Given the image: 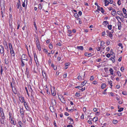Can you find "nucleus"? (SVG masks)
Returning a JSON list of instances; mask_svg holds the SVG:
<instances>
[{
  "label": "nucleus",
  "instance_id": "1",
  "mask_svg": "<svg viewBox=\"0 0 127 127\" xmlns=\"http://www.w3.org/2000/svg\"><path fill=\"white\" fill-rule=\"evenodd\" d=\"M6 43V46H5V49L6 50V54L4 53L3 54V56H4V59L9 58V56H8L9 54V51L8 50V47L6 42H5Z\"/></svg>",
  "mask_w": 127,
  "mask_h": 127
},
{
  "label": "nucleus",
  "instance_id": "2",
  "mask_svg": "<svg viewBox=\"0 0 127 127\" xmlns=\"http://www.w3.org/2000/svg\"><path fill=\"white\" fill-rule=\"evenodd\" d=\"M0 112L1 113L0 117L1 118H2V119H3L4 118V117H5V116L3 111V109L1 108H0Z\"/></svg>",
  "mask_w": 127,
  "mask_h": 127
},
{
  "label": "nucleus",
  "instance_id": "3",
  "mask_svg": "<svg viewBox=\"0 0 127 127\" xmlns=\"http://www.w3.org/2000/svg\"><path fill=\"white\" fill-rule=\"evenodd\" d=\"M113 2L112 0H109V1H108L107 0H105V6H107L108 5L109 3L112 4Z\"/></svg>",
  "mask_w": 127,
  "mask_h": 127
},
{
  "label": "nucleus",
  "instance_id": "4",
  "mask_svg": "<svg viewBox=\"0 0 127 127\" xmlns=\"http://www.w3.org/2000/svg\"><path fill=\"white\" fill-rule=\"evenodd\" d=\"M5 50L4 49V47L2 45L0 46V53L1 54H3L5 53L4 52Z\"/></svg>",
  "mask_w": 127,
  "mask_h": 127
},
{
  "label": "nucleus",
  "instance_id": "5",
  "mask_svg": "<svg viewBox=\"0 0 127 127\" xmlns=\"http://www.w3.org/2000/svg\"><path fill=\"white\" fill-rule=\"evenodd\" d=\"M59 98L62 102L63 103H65V101L64 99V98L63 96L60 95L59 96Z\"/></svg>",
  "mask_w": 127,
  "mask_h": 127
},
{
  "label": "nucleus",
  "instance_id": "6",
  "mask_svg": "<svg viewBox=\"0 0 127 127\" xmlns=\"http://www.w3.org/2000/svg\"><path fill=\"white\" fill-rule=\"evenodd\" d=\"M27 58V56L25 54H23L21 56V59L22 60H24L27 61L28 60Z\"/></svg>",
  "mask_w": 127,
  "mask_h": 127
},
{
  "label": "nucleus",
  "instance_id": "7",
  "mask_svg": "<svg viewBox=\"0 0 127 127\" xmlns=\"http://www.w3.org/2000/svg\"><path fill=\"white\" fill-rule=\"evenodd\" d=\"M20 113L21 114V116L22 117H23L24 113L23 108L22 107V108H20Z\"/></svg>",
  "mask_w": 127,
  "mask_h": 127
},
{
  "label": "nucleus",
  "instance_id": "8",
  "mask_svg": "<svg viewBox=\"0 0 127 127\" xmlns=\"http://www.w3.org/2000/svg\"><path fill=\"white\" fill-rule=\"evenodd\" d=\"M67 119H69V120H70V123H69V124H73V120L72 119H71L70 117H68L67 118Z\"/></svg>",
  "mask_w": 127,
  "mask_h": 127
},
{
  "label": "nucleus",
  "instance_id": "9",
  "mask_svg": "<svg viewBox=\"0 0 127 127\" xmlns=\"http://www.w3.org/2000/svg\"><path fill=\"white\" fill-rule=\"evenodd\" d=\"M118 29L119 30H120L121 28V23L120 22H118Z\"/></svg>",
  "mask_w": 127,
  "mask_h": 127
},
{
  "label": "nucleus",
  "instance_id": "10",
  "mask_svg": "<svg viewBox=\"0 0 127 127\" xmlns=\"http://www.w3.org/2000/svg\"><path fill=\"white\" fill-rule=\"evenodd\" d=\"M50 109L51 111L52 112H53L54 111V106H51L50 107Z\"/></svg>",
  "mask_w": 127,
  "mask_h": 127
},
{
  "label": "nucleus",
  "instance_id": "11",
  "mask_svg": "<svg viewBox=\"0 0 127 127\" xmlns=\"http://www.w3.org/2000/svg\"><path fill=\"white\" fill-rule=\"evenodd\" d=\"M4 119L5 117H4V118L3 119H2V118H0V121L1 124H4Z\"/></svg>",
  "mask_w": 127,
  "mask_h": 127
},
{
  "label": "nucleus",
  "instance_id": "12",
  "mask_svg": "<svg viewBox=\"0 0 127 127\" xmlns=\"http://www.w3.org/2000/svg\"><path fill=\"white\" fill-rule=\"evenodd\" d=\"M17 8H19L20 7V8H21V5L20 2L19 0L18 2L17 3Z\"/></svg>",
  "mask_w": 127,
  "mask_h": 127
},
{
  "label": "nucleus",
  "instance_id": "13",
  "mask_svg": "<svg viewBox=\"0 0 127 127\" xmlns=\"http://www.w3.org/2000/svg\"><path fill=\"white\" fill-rule=\"evenodd\" d=\"M51 102L52 106H54L55 105H56V101L55 100H53V101H52Z\"/></svg>",
  "mask_w": 127,
  "mask_h": 127
},
{
  "label": "nucleus",
  "instance_id": "14",
  "mask_svg": "<svg viewBox=\"0 0 127 127\" xmlns=\"http://www.w3.org/2000/svg\"><path fill=\"white\" fill-rule=\"evenodd\" d=\"M53 89L54 90V91H53V93H52V90L51 89V90L52 94L53 95L55 96L56 95V93L54 91V90L55 89V88L54 87H53Z\"/></svg>",
  "mask_w": 127,
  "mask_h": 127
},
{
  "label": "nucleus",
  "instance_id": "15",
  "mask_svg": "<svg viewBox=\"0 0 127 127\" xmlns=\"http://www.w3.org/2000/svg\"><path fill=\"white\" fill-rule=\"evenodd\" d=\"M36 46L37 48L38 49L39 51L41 50V48L40 46V44L39 43H37Z\"/></svg>",
  "mask_w": 127,
  "mask_h": 127
},
{
  "label": "nucleus",
  "instance_id": "16",
  "mask_svg": "<svg viewBox=\"0 0 127 127\" xmlns=\"http://www.w3.org/2000/svg\"><path fill=\"white\" fill-rule=\"evenodd\" d=\"M12 90L14 94H17V91L16 90V88L15 87H13V88H12Z\"/></svg>",
  "mask_w": 127,
  "mask_h": 127
},
{
  "label": "nucleus",
  "instance_id": "17",
  "mask_svg": "<svg viewBox=\"0 0 127 127\" xmlns=\"http://www.w3.org/2000/svg\"><path fill=\"white\" fill-rule=\"evenodd\" d=\"M8 58L4 59V62L6 64H8L9 63Z\"/></svg>",
  "mask_w": 127,
  "mask_h": 127
},
{
  "label": "nucleus",
  "instance_id": "18",
  "mask_svg": "<svg viewBox=\"0 0 127 127\" xmlns=\"http://www.w3.org/2000/svg\"><path fill=\"white\" fill-rule=\"evenodd\" d=\"M77 48L78 49H80L81 50H82L83 49V46H77Z\"/></svg>",
  "mask_w": 127,
  "mask_h": 127
},
{
  "label": "nucleus",
  "instance_id": "19",
  "mask_svg": "<svg viewBox=\"0 0 127 127\" xmlns=\"http://www.w3.org/2000/svg\"><path fill=\"white\" fill-rule=\"evenodd\" d=\"M115 57V56L114 55V58H111L109 59V60L112 61L113 63H114L115 61L114 58Z\"/></svg>",
  "mask_w": 127,
  "mask_h": 127
},
{
  "label": "nucleus",
  "instance_id": "20",
  "mask_svg": "<svg viewBox=\"0 0 127 127\" xmlns=\"http://www.w3.org/2000/svg\"><path fill=\"white\" fill-rule=\"evenodd\" d=\"M107 24L108 25H109L108 22L107 21H104L103 22V24L104 26H106L107 25Z\"/></svg>",
  "mask_w": 127,
  "mask_h": 127
},
{
  "label": "nucleus",
  "instance_id": "21",
  "mask_svg": "<svg viewBox=\"0 0 127 127\" xmlns=\"http://www.w3.org/2000/svg\"><path fill=\"white\" fill-rule=\"evenodd\" d=\"M106 86V85L105 83H103L101 84V87L102 89H103Z\"/></svg>",
  "mask_w": 127,
  "mask_h": 127
},
{
  "label": "nucleus",
  "instance_id": "22",
  "mask_svg": "<svg viewBox=\"0 0 127 127\" xmlns=\"http://www.w3.org/2000/svg\"><path fill=\"white\" fill-rule=\"evenodd\" d=\"M20 100L22 102H24L25 101L24 98L22 97L20 98Z\"/></svg>",
  "mask_w": 127,
  "mask_h": 127
},
{
  "label": "nucleus",
  "instance_id": "23",
  "mask_svg": "<svg viewBox=\"0 0 127 127\" xmlns=\"http://www.w3.org/2000/svg\"><path fill=\"white\" fill-rule=\"evenodd\" d=\"M116 14V12L115 9H113V12L112 13V14L113 15H114Z\"/></svg>",
  "mask_w": 127,
  "mask_h": 127
},
{
  "label": "nucleus",
  "instance_id": "24",
  "mask_svg": "<svg viewBox=\"0 0 127 127\" xmlns=\"http://www.w3.org/2000/svg\"><path fill=\"white\" fill-rule=\"evenodd\" d=\"M18 125L20 126V127H23V124L21 121H19L18 122Z\"/></svg>",
  "mask_w": 127,
  "mask_h": 127
},
{
  "label": "nucleus",
  "instance_id": "25",
  "mask_svg": "<svg viewBox=\"0 0 127 127\" xmlns=\"http://www.w3.org/2000/svg\"><path fill=\"white\" fill-rule=\"evenodd\" d=\"M117 14L120 15H123V14L122 13V12L120 11H118L117 12Z\"/></svg>",
  "mask_w": 127,
  "mask_h": 127
},
{
  "label": "nucleus",
  "instance_id": "26",
  "mask_svg": "<svg viewBox=\"0 0 127 127\" xmlns=\"http://www.w3.org/2000/svg\"><path fill=\"white\" fill-rule=\"evenodd\" d=\"M108 83L110 84V85L111 86V87H112L113 85H112V81H108Z\"/></svg>",
  "mask_w": 127,
  "mask_h": 127
},
{
  "label": "nucleus",
  "instance_id": "27",
  "mask_svg": "<svg viewBox=\"0 0 127 127\" xmlns=\"http://www.w3.org/2000/svg\"><path fill=\"white\" fill-rule=\"evenodd\" d=\"M108 36L111 38H112V34L111 33L109 32L108 33Z\"/></svg>",
  "mask_w": 127,
  "mask_h": 127
},
{
  "label": "nucleus",
  "instance_id": "28",
  "mask_svg": "<svg viewBox=\"0 0 127 127\" xmlns=\"http://www.w3.org/2000/svg\"><path fill=\"white\" fill-rule=\"evenodd\" d=\"M87 82L86 81H84L83 82H82L81 83V85H82L84 86L85 85L86 83H87Z\"/></svg>",
  "mask_w": 127,
  "mask_h": 127
},
{
  "label": "nucleus",
  "instance_id": "29",
  "mask_svg": "<svg viewBox=\"0 0 127 127\" xmlns=\"http://www.w3.org/2000/svg\"><path fill=\"white\" fill-rule=\"evenodd\" d=\"M123 11L124 14H126L127 12L126 9H125L124 8H123Z\"/></svg>",
  "mask_w": 127,
  "mask_h": 127
},
{
  "label": "nucleus",
  "instance_id": "30",
  "mask_svg": "<svg viewBox=\"0 0 127 127\" xmlns=\"http://www.w3.org/2000/svg\"><path fill=\"white\" fill-rule=\"evenodd\" d=\"M24 102V106H25V108L26 109H27L26 107H28V105H27V103L25 101Z\"/></svg>",
  "mask_w": 127,
  "mask_h": 127
},
{
  "label": "nucleus",
  "instance_id": "31",
  "mask_svg": "<svg viewBox=\"0 0 127 127\" xmlns=\"http://www.w3.org/2000/svg\"><path fill=\"white\" fill-rule=\"evenodd\" d=\"M112 25H108V28L109 30H111L112 29Z\"/></svg>",
  "mask_w": 127,
  "mask_h": 127
},
{
  "label": "nucleus",
  "instance_id": "32",
  "mask_svg": "<svg viewBox=\"0 0 127 127\" xmlns=\"http://www.w3.org/2000/svg\"><path fill=\"white\" fill-rule=\"evenodd\" d=\"M123 108H120V109L119 110H118V111L119 112H121L123 110Z\"/></svg>",
  "mask_w": 127,
  "mask_h": 127
},
{
  "label": "nucleus",
  "instance_id": "33",
  "mask_svg": "<svg viewBox=\"0 0 127 127\" xmlns=\"http://www.w3.org/2000/svg\"><path fill=\"white\" fill-rule=\"evenodd\" d=\"M49 47L50 49H51L53 48V46L52 44H50L49 45Z\"/></svg>",
  "mask_w": 127,
  "mask_h": 127
},
{
  "label": "nucleus",
  "instance_id": "34",
  "mask_svg": "<svg viewBox=\"0 0 127 127\" xmlns=\"http://www.w3.org/2000/svg\"><path fill=\"white\" fill-rule=\"evenodd\" d=\"M11 124H13L14 125H15L16 124V123H14V121L13 120H12V118L11 119Z\"/></svg>",
  "mask_w": 127,
  "mask_h": 127
},
{
  "label": "nucleus",
  "instance_id": "35",
  "mask_svg": "<svg viewBox=\"0 0 127 127\" xmlns=\"http://www.w3.org/2000/svg\"><path fill=\"white\" fill-rule=\"evenodd\" d=\"M42 75L44 78H45L46 77V73L45 72H44V73H43V71L42 72Z\"/></svg>",
  "mask_w": 127,
  "mask_h": 127
},
{
  "label": "nucleus",
  "instance_id": "36",
  "mask_svg": "<svg viewBox=\"0 0 127 127\" xmlns=\"http://www.w3.org/2000/svg\"><path fill=\"white\" fill-rule=\"evenodd\" d=\"M118 122V121L116 120H114L113 121V123L114 124H116Z\"/></svg>",
  "mask_w": 127,
  "mask_h": 127
},
{
  "label": "nucleus",
  "instance_id": "37",
  "mask_svg": "<svg viewBox=\"0 0 127 127\" xmlns=\"http://www.w3.org/2000/svg\"><path fill=\"white\" fill-rule=\"evenodd\" d=\"M75 96L77 97H79L80 95V94L79 93H76L75 94Z\"/></svg>",
  "mask_w": 127,
  "mask_h": 127
},
{
  "label": "nucleus",
  "instance_id": "38",
  "mask_svg": "<svg viewBox=\"0 0 127 127\" xmlns=\"http://www.w3.org/2000/svg\"><path fill=\"white\" fill-rule=\"evenodd\" d=\"M117 74L119 76H121V74L119 71H117Z\"/></svg>",
  "mask_w": 127,
  "mask_h": 127
},
{
  "label": "nucleus",
  "instance_id": "39",
  "mask_svg": "<svg viewBox=\"0 0 127 127\" xmlns=\"http://www.w3.org/2000/svg\"><path fill=\"white\" fill-rule=\"evenodd\" d=\"M93 120L94 121H95V122H96L98 120L97 118H96V119L95 117H94L93 118Z\"/></svg>",
  "mask_w": 127,
  "mask_h": 127
},
{
  "label": "nucleus",
  "instance_id": "40",
  "mask_svg": "<svg viewBox=\"0 0 127 127\" xmlns=\"http://www.w3.org/2000/svg\"><path fill=\"white\" fill-rule=\"evenodd\" d=\"M10 53H11V54H13V56H14V51L13 50H10Z\"/></svg>",
  "mask_w": 127,
  "mask_h": 127
},
{
  "label": "nucleus",
  "instance_id": "41",
  "mask_svg": "<svg viewBox=\"0 0 127 127\" xmlns=\"http://www.w3.org/2000/svg\"><path fill=\"white\" fill-rule=\"evenodd\" d=\"M100 6H99L98 5V6H97V10H96V11L98 12V10L99 11H100Z\"/></svg>",
  "mask_w": 127,
  "mask_h": 127
},
{
  "label": "nucleus",
  "instance_id": "42",
  "mask_svg": "<svg viewBox=\"0 0 127 127\" xmlns=\"http://www.w3.org/2000/svg\"><path fill=\"white\" fill-rule=\"evenodd\" d=\"M74 16L76 18H77L78 17V15L77 13H75L74 14Z\"/></svg>",
  "mask_w": 127,
  "mask_h": 127
},
{
  "label": "nucleus",
  "instance_id": "43",
  "mask_svg": "<svg viewBox=\"0 0 127 127\" xmlns=\"http://www.w3.org/2000/svg\"><path fill=\"white\" fill-rule=\"evenodd\" d=\"M94 79V77L93 76H92L90 77V80L91 81H92Z\"/></svg>",
  "mask_w": 127,
  "mask_h": 127
},
{
  "label": "nucleus",
  "instance_id": "44",
  "mask_svg": "<svg viewBox=\"0 0 127 127\" xmlns=\"http://www.w3.org/2000/svg\"><path fill=\"white\" fill-rule=\"evenodd\" d=\"M100 8L101 9V10L100 9V10L101 11V12L102 13H104V10H103V8L102 7H100Z\"/></svg>",
  "mask_w": 127,
  "mask_h": 127
},
{
  "label": "nucleus",
  "instance_id": "45",
  "mask_svg": "<svg viewBox=\"0 0 127 127\" xmlns=\"http://www.w3.org/2000/svg\"><path fill=\"white\" fill-rule=\"evenodd\" d=\"M28 88H29V92H32V88L31 87V86H30L29 87H28Z\"/></svg>",
  "mask_w": 127,
  "mask_h": 127
},
{
  "label": "nucleus",
  "instance_id": "46",
  "mask_svg": "<svg viewBox=\"0 0 127 127\" xmlns=\"http://www.w3.org/2000/svg\"><path fill=\"white\" fill-rule=\"evenodd\" d=\"M85 55L87 56H89V54L87 53H86L84 54Z\"/></svg>",
  "mask_w": 127,
  "mask_h": 127
},
{
  "label": "nucleus",
  "instance_id": "47",
  "mask_svg": "<svg viewBox=\"0 0 127 127\" xmlns=\"http://www.w3.org/2000/svg\"><path fill=\"white\" fill-rule=\"evenodd\" d=\"M77 78L79 80H81L82 78L81 76H79Z\"/></svg>",
  "mask_w": 127,
  "mask_h": 127
},
{
  "label": "nucleus",
  "instance_id": "48",
  "mask_svg": "<svg viewBox=\"0 0 127 127\" xmlns=\"http://www.w3.org/2000/svg\"><path fill=\"white\" fill-rule=\"evenodd\" d=\"M110 52H111V54H110V55H113V54H114V53L113 52V50L111 49V50H110Z\"/></svg>",
  "mask_w": 127,
  "mask_h": 127
},
{
  "label": "nucleus",
  "instance_id": "49",
  "mask_svg": "<svg viewBox=\"0 0 127 127\" xmlns=\"http://www.w3.org/2000/svg\"><path fill=\"white\" fill-rule=\"evenodd\" d=\"M118 4L119 5H120L121 4V1L119 0L117 2Z\"/></svg>",
  "mask_w": 127,
  "mask_h": 127
},
{
  "label": "nucleus",
  "instance_id": "50",
  "mask_svg": "<svg viewBox=\"0 0 127 127\" xmlns=\"http://www.w3.org/2000/svg\"><path fill=\"white\" fill-rule=\"evenodd\" d=\"M36 44H37V43H39V40L38 38H36Z\"/></svg>",
  "mask_w": 127,
  "mask_h": 127
},
{
  "label": "nucleus",
  "instance_id": "51",
  "mask_svg": "<svg viewBox=\"0 0 127 127\" xmlns=\"http://www.w3.org/2000/svg\"><path fill=\"white\" fill-rule=\"evenodd\" d=\"M70 64V63H66L65 64V67H66V66H67L68 65H69Z\"/></svg>",
  "mask_w": 127,
  "mask_h": 127
},
{
  "label": "nucleus",
  "instance_id": "52",
  "mask_svg": "<svg viewBox=\"0 0 127 127\" xmlns=\"http://www.w3.org/2000/svg\"><path fill=\"white\" fill-rule=\"evenodd\" d=\"M104 44V42L103 41H101V45L103 46L102 45H103Z\"/></svg>",
  "mask_w": 127,
  "mask_h": 127
},
{
  "label": "nucleus",
  "instance_id": "53",
  "mask_svg": "<svg viewBox=\"0 0 127 127\" xmlns=\"http://www.w3.org/2000/svg\"><path fill=\"white\" fill-rule=\"evenodd\" d=\"M3 71V70L2 69V67L1 66V68L0 71V73L1 74H2V72Z\"/></svg>",
  "mask_w": 127,
  "mask_h": 127
},
{
  "label": "nucleus",
  "instance_id": "54",
  "mask_svg": "<svg viewBox=\"0 0 127 127\" xmlns=\"http://www.w3.org/2000/svg\"><path fill=\"white\" fill-rule=\"evenodd\" d=\"M117 114V115H118L119 116H120L122 115V113H116Z\"/></svg>",
  "mask_w": 127,
  "mask_h": 127
},
{
  "label": "nucleus",
  "instance_id": "55",
  "mask_svg": "<svg viewBox=\"0 0 127 127\" xmlns=\"http://www.w3.org/2000/svg\"><path fill=\"white\" fill-rule=\"evenodd\" d=\"M25 0H24V2H23V4H22V6L23 7H25Z\"/></svg>",
  "mask_w": 127,
  "mask_h": 127
},
{
  "label": "nucleus",
  "instance_id": "56",
  "mask_svg": "<svg viewBox=\"0 0 127 127\" xmlns=\"http://www.w3.org/2000/svg\"><path fill=\"white\" fill-rule=\"evenodd\" d=\"M68 112H69L70 111L73 112V109H69L68 110Z\"/></svg>",
  "mask_w": 127,
  "mask_h": 127
},
{
  "label": "nucleus",
  "instance_id": "57",
  "mask_svg": "<svg viewBox=\"0 0 127 127\" xmlns=\"http://www.w3.org/2000/svg\"><path fill=\"white\" fill-rule=\"evenodd\" d=\"M92 83L93 84H95L97 83V82L96 81H95L93 82Z\"/></svg>",
  "mask_w": 127,
  "mask_h": 127
},
{
  "label": "nucleus",
  "instance_id": "58",
  "mask_svg": "<svg viewBox=\"0 0 127 127\" xmlns=\"http://www.w3.org/2000/svg\"><path fill=\"white\" fill-rule=\"evenodd\" d=\"M21 62H22V66H24V65H25L24 63L23 62V60H22Z\"/></svg>",
  "mask_w": 127,
  "mask_h": 127
},
{
  "label": "nucleus",
  "instance_id": "59",
  "mask_svg": "<svg viewBox=\"0 0 127 127\" xmlns=\"http://www.w3.org/2000/svg\"><path fill=\"white\" fill-rule=\"evenodd\" d=\"M78 14L79 15L81 16L82 14V12L81 11H79L78 12Z\"/></svg>",
  "mask_w": 127,
  "mask_h": 127
},
{
  "label": "nucleus",
  "instance_id": "60",
  "mask_svg": "<svg viewBox=\"0 0 127 127\" xmlns=\"http://www.w3.org/2000/svg\"><path fill=\"white\" fill-rule=\"evenodd\" d=\"M110 54H107L106 55V57L109 58L110 57Z\"/></svg>",
  "mask_w": 127,
  "mask_h": 127
},
{
  "label": "nucleus",
  "instance_id": "61",
  "mask_svg": "<svg viewBox=\"0 0 127 127\" xmlns=\"http://www.w3.org/2000/svg\"><path fill=\"white\" fill-rule=\"evenodd\" d=\"M64 115L66 116H68L69 115L68 113L66 112H65Z\"/></svg>",
  "mask_w": 127,
  "mask_h": 127
},
{
  "label": "nucleus",
  "instance_id": "62",
  "mask_svg": "<svg viewBox=\"0 0 127 127\" xmlns=\"http://www.w3.org/2000/svg\"><path fill=\"white\" fill-rule=\"evenodd\" d=\"M120 69L122 71H123V70H124V68L123 67H121V68Z\"/></svg>",
  "mask_w": 127,
  "mask_h": 127
},
{
  "label": "nucleus",
  "instance_id": "63",
  "mask_svg": "<svg viewBox=\"0 0 127 127\" xmlns=\"http://www.w3.org/2000/svg\"><path fill=\"white\" fill-rule=\"evenodd\" d=\"M97 109L96 108H94L93 109V110L94 112H95V111H97Z\"/></svg>",
  "mask_w": 127,
  "mask_h": 127
},
{
  "label": "nucleus",
  "instance_id": "64",
  "mask_svg": "<svg viewBox=\"0 0 127 127\" xmlns=\"http://www.w3.org/2000/svg\"><path fill=\"white\" fill-rule=\"evenodd\" d=\"M110 48L109 47H108L106 49V51H109L110 50Z\"/></svg>",
  "mask_w": 127,
  "mask_h": 127
}]
</instances>
